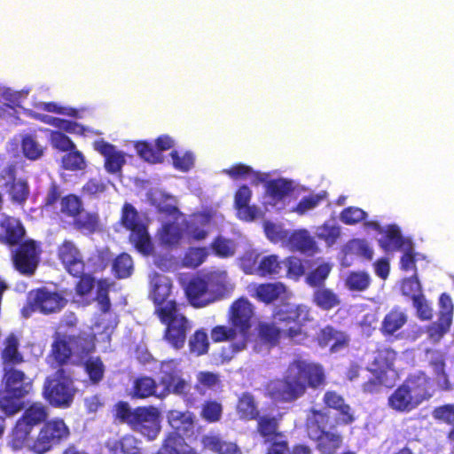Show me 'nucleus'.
<instances>
[{"label":"nucleus","instance_id":"nucleus-1","mask_svg":"<svg viewBox=\"0 0 454 454\" xmlns=\"http://www.w3.org/2000/svg\"><path fill=\"white\" fill-rule=\"evenodd\" d=\"M323 403L326 408L339 412L334 423H332L329 411L311 408L307 413L304 427L308 437L315 442L316 450L320 454H335L343 443V436L336 430V427L352 424L355 416L344 397L334 390H328L324 394Z\"/></svg>","mask_w":454,"mask_h":454},{"label":"nucleus","instance_id":"nucleus-2","mask_svg":"<svg viewBox=\"0 0 454 454\" xmlns=\"http://www.w3.org/2000/svg\"><path fill=\"white\" fill-rule=\"evenodd\" d=\"M326 385L324 366L298 356L292 360L283 376L268 386L270 395L282 403H293L301 398L309 388L319 389Z\"/></svg>","mask_w":454,"mask_h":454},{"label":"nucleus","instance_id":"nucleus-3","mask_svg":"<svg viewBox=\"0 0 454 454\" xmlns=\"http://www.w3.org/2000/svg\"><path fill=\"white\" fill-rule=\"evenodd\" d=\"M271 318L284 333V339L297 345H304L309 333L304 329V322L309 320V311L301 304L284 303L278 306Z\"/></svg>","mask_w":454,"mask_h":454},{"label":"nucleus","instance_id":"nucleus-4","mask_svg":"<svg viewBox=\"0 0 454 454\" xmlns=\"http://www.w3.org/2000/svg\"><path fill=\"white\" fill-rule=\"evenodd\" d=\"M4 388L0 394V411L6 416H12L23 409L22 399L30 393L33 383L19 369L4 368Z\"/></svg>","mask_w":454,"mask_h":454},{"label":"nucleus","instance_id":"nucleus-5","mask_svg":"<svg viewBox=\"0 0 454 454\" xmlns=\"http://www.w3.org/2000/svg\"><path fill=\"white\" fill-rule=\"evenodd\" d=\"M159 384L162 387L158 397L164 398L170 394L180 396L187 406L192 407L197 403V398L191 392L192 386L182 376L177 359H166L160 363Z\"/></svg>","mask_w":454,"mask_h":454},{"label":"nucleus","instance_id":"nucleus-6","mask_svg":"<svg viewBox=\"0 0 454 454\" xmlns=\"http://www.w3.org/2000/svg\"><path fill=\"white\" fill-rule=\"evenodd\" d=\"M156 316L165 326L163 340L175 349L183 348L192 325L189 318L181 311L180 306L161 309V312Z\"/></svg>","mask_w":454,"mask_h":454},{"label":"nucleus","instance_id":"nucleus-7","mask_svg":"<svg viewBox=\"0 0 454 454\" xmlns=\"http://www.w3.org/2000/svg\"><path fill=\"white\" fill-rule=\"evenodd\" d=\"M67 304V299L58 291H51L47 287L32 289L27 298V305L23 308L25 317L34 312L51 315L60 312Z\"/></svg>","mask_w":454,"mask_h":454},{"label":"nucleus","instance_id":"nucleus-8","mask_svg":"<svg viewBox=\"0 0 454 454\" xmlns=\"http://www.w3.org/2000/svg\"><path fill=\"white\" fill-rule=\"evenodd\" d=\"M121 225L130 231L129 240L138 252L149 255L153 251V242L145 224L141 221L137 210L129 203H125L121 209Z\"/></svg>","mask_w":454,"mask_h":454},{"label":"nucleus","instance_id":"nucleus-9","mask_svg":"<svg viewBox=\"0 0 454 454\" xmlns=\"http://www.w3.org/2000/svg\"><path fill=\"white\" fill-rule=\"evenodd\" d=\"M69 435L70 430L65 421L59 418L52 419L43 423L30 449L35 454H44L66 441Z\"/></svg>","mask_w":454,"mask_h":454},{"label":"nucleus","instance_id":"nucleus-10","mask_svg":"<svg viewBox=\"0 0 454 454\" xmlns=\"http://www.w3.org/2000/svg\"><path fill=\"white\" fill-rule=\"evenodd\" d=\"M41 253L37 241L31 239L23 240L12 253L14 268L24 276H33L39 266Z\"/></svg>","mask_w":454,"mask_h":454},{"label":"nucleus","instance_id":"nucleus-11","mask_svg":"<svg viewBox=\"0 0 454 454\" xmlns=\"http://www.w3.org/2000/svg\"><path fill=\"white\" fill-rule=\"evenodd\" d=\"M129 427L150 441L155 440L161 429L159 410L153 405L136 407Z\"/></svg>","mask_w":454,"mask_h":454},{"label":"nucleus","instance_id":"nucleus-12","mask_svg":"<svg viewBox=\"0 0 454 454\" xmlns=\"http://www.w3.org/2000/svg\"><path fill=\"white\" fill-rule=\"evenodd\" d=\"M254 308L245 297L234 301L229 309V322L239 331V337L249 340Z\"/></svg>","mask_w":454,"mask_h":454},{"label":"nucleus","instance_id":"nucleus-13","mask_svg":"<svg viewBox=\"0 0 454 454\" xmlns=\"http://www.w3.org/2000/svg\"><path fill=\"white\" fill-rule=\"evenodd\" d=\"M172 291L171 280L161 275H156L152 280L151 300L154 304V314L161 309L180 306L174 299H170Z\"/></svg>","mask_w":454,"mask_h":454},{"label":"nucleus","instance_id":"nucleus-14","mask_svg":"<svg viewBox=\"0 0 454 454\" xmlns=\"http://www.w3.org/2000/svg\"><path fill=\"white\" fill-rule=\"evenodd\" d=\"M58 258L71 276H79L85 271L82 254L72 240L65 239L57 249Z\"/></svg>","mask_w":454,"mask_h":454},{"label":"nucleus","instance_id":"nucleus-15","mask_svg":"<svg viewBox=\"0 0 454 454\" xmlns=\"http://www.w3.org/2000/svg\"><path fill=\"white\" fill-rule=\"evenodd\" d=\"M403 385L418 406L430 400L434 395L431 379L423 372L408 375Z\"/></svg>","mask_w":454,"mask_h":454},{"label":"nucleus","instance_id":"nucleus-16","mask_svg":"<svg viewBox=\"0 0 454 454\" xmlns=\"http://www.w3.org/2000/svg\"><path fill=\"white\" fill-rule=\"evenodd\" d=\"M190 304L194 308H204L214 302L210 294L207 274L192 278L184 288Z\"/></svg>","mask_w":454,"mask_h":454},{"label":"nucleus","instance_id":"nucleus-17","mask_svg":"<svg viewBox=\"0 0 454 454\" xmlns=\"http://www.w3.org/2000/svg\"><path fill=\"white\" fill-rule=\"evenodd\" d=\"M76 389L74 386L48 379L44 386V396L54 407H69L73 403Z\"/></svg>","mask_w":454,"mask_h":454},{"label":"nucleus","instance_id":"nucleus-18","mask_svg":"<svg viewBox=\"0 0 454 454\" xmlns=\"http://www.w3.org/2000/svg\"><path fill=\"white\" fill-rule=\"evenodd\" d=\"M26 229L22 222L14 216L3 214L0 218V243L16 247L23 241Z\"/></svg>","mask_w":454,"mask_h":454},{"label":"nucleus","instance_id":"nucleus-19","mask_svg":"<svg viewBox=\"0 0 454 454\" xmlns=\"http://www.w3.org/2000/svg\"><path fill=\"white\" fill-rule=\"evenodd\" d=\"M316 340L321 348H325L332 342L330 351L336 353L348 346L349 336L345 332L327 325L317 332Z\"/></svg>","mask_w":454,"mask_h":454},{"label":"nucleus","instance_id":"nucleus-20","mask_svg":"<svg viewBox=\"0 0 454 454\" xmlns=\"http://www.w3.org/2000/svg\"><path fill=\"white\" fill-rule=\"evenodd\" d=\"M94 148L104 156V167L106 172L110 174L121 172L126 162L125 155L122 152L117 151L114 145L104 140L95 142Z\"/></svg>","mask_w":454,"mask_h":454},{"label":"nucleus","instance_id":"nucleus-21","mask_svg":"<svg viewBox=\"0 0 454 454\" xmlns=\"http://www.w3.org/2000/svg\"><path fill=\"white\" fill-rule=\"evenodd\" d=\"M251 198L252 191L246 184L239 186L234 194V207L239 218L241 220L249 222L254 220L257 216V207L249 205Z\"/></svg>","mask_w":454,"mask_h":454},{"label":"nucleus","instance_id":"nucleus-22","mask_svg":"<svg viewBox=\"0 0 454 454\" xmlns=\"http://www.w3.org/2000/svg\"><path fill=\"white\" fill-rule=\"evenodd\" d=\"M20 340L14 333L6 336L4 341V348L1 351V359L4 368H14L22 364L25 359L20 351Z\"/></svg>","mask_w":454,"mask_h":454},{"label":"nucleus","instance_id":"nucleus-23","mask_svg":"<svg viewBox=\"0 0 454 454\" xmlns=\"http://www.w3.org/2000/svg\"><path fill=\"white\" fill-rule=\"evenodd\" d=\"M156 454H197L186 442L184 437L176 432H168Z\"/></svg>","mask_w":454,"mask_h":454},{"label":"nucleus","instance_id":"nucleus-24","mask_svg":"<svg viewBox=\"0 0 454 454\" xmlns=\"http://www.w3.org/2000/svg\"><path fill=\"white\" fill-rule=\"evenodd\" d=\"M387 406L391 410L401 413L411 412L419 407L403 383L388 396Z\"/></svg>","mask_w":454,"mask_h":454},{"label":"nucleus","instance_id":"nucleus-25","mask_svg":"<svg viewBox=\"0 0 454 454\" xmlns=\"http://www.w3.org/2000/svg\"><path fill=\"white\" fill-rule=\"evenodd\" d=\"M183 236V229L175 222L164 223L157 231L159 244L168 249L177 247Z\"/></svg>","mask_w":454,"mask_h":454},{"label":"nucleus","instance_id":"nucleus-26","mask_svg":"<svg viewBox=\"0 0 454 454\" xmlns=\"http://www.w3.org/2000/svg\"><path fill=\"white\" fill-rule=\"evenodd\" d=\"M51 355L56 364H69L73 356V349L67 334L56 332L51 344Z\"/></svg>","mask_w":454,"mask_h":454},{"label":"nucleus","instance_id":"nucleus-27","mask_svg":"<svg viewBox=\"0 0 454 454\" xmlns=\"http://www.w3.org/2000/svg\"><path fill=\"white\" fill-rule=\"evenodd\" d=\"M286 293V286L282 282L262 283L257 285L252 294L257 301L270 304Z\"/></svg>","mask_w":454,"mask_h":454},{"label":"nucleus","instance_id":"nucleus-28","mask_svg":"<svg viewBox=\"0 0 454 454\" xmlns=\"http://www.w3.org/2000/svg\"><path fill=\"white\" fill-rule=\"evenodd\" d=\"M236 412L239 419L251 421L258 419L260 409L254 396L250 392H243L238 398Z\"/></svg>","mask_w":454,"mask_h":454},{"label":"nucleus","instance_id":"nucleus-29","mask_svg":"<svg viewBox=\"0 0 454 454\" xmlns=\"http://www.w3.org/2000/svg\"><path fill=\"white\" fill-rule=\"evenodd\" d=\"M201 443L204 449L217 454H241L236 443L225 441L219 434H206Z\"/></svg>","mask_w":454,"mask_h":454},{"label":"nucleus","instance_id":"nucleus-30","mask_svg":"<svg viewBox=\"0 0 454 454\" xmlns=\"http://www.w3.org/2000/svg\"><path fill=\"white\" fill-rule=\"evenodd\" d=\"M405 243L411 247V242L405 240L399 227L395 224L387 225L383 236L379 239L380 247L386 252L401 250Z\"/></svg>","mask_w":454,"mask_h":454},{"label":"nucleus","instance_id":"nucleus-31","mask_svg":"<svg viewBox=\"0 0 454 454\" xmlns=\"http://www.w3.org/2000/svg\"><path fill=\"white\" fill-rule=\"evenodd\" d=\"M407 320L406 313L399 307H395L385 315L380 330L384 336H392L407 323Z\"/></svg>","mask_w":454,"mask_h":454},{"label":"nucleus","instance_id":"nucleus-32","mask_svg":"<svg viewBox=\"0 0 454 454\" xmlns=\"http://www.w3.org/2000/svg\"><path fill=\"white\" fill-rule=\"evenodd\" d=\"M266 194L274 204L284 200L294 191L293 182L285 178L265 180Z\"/></svg>","mask_w":454,"mask_h":454},{"label":"nucleus","instance_id":"nucleus-33","mask_svg":"<svg viewBox=\"0 0 454 454\" xmlns=\"http://www.w3.org/2000/svg\"><path fill=\"white\" fill-rule=\"evenodd\" d=\"M222 387L221 376L217 372L200 371L196 374L194 389L200 395H205L207 392H215Z\"/></svg>","mask_w":454,"mask_h":454},{"label":"nucleus","instance_id":"nucleus-34","mask_svg":"<svg viewBox=\"0 0 454 454\" xmlns=\"http://www.w3.org/2000/svg\"><path fill=\"white\" fill-rule=\"evenodd\" d=\"M158 384L156 380L150 376H140L133 381L130 396L133 399H145L151 396H157Z\"/></svg>","mask_w":454,"mask_h":454},{"label":"nucleus","instance_id":"nucleus-35","mask_svg":"<svg viewBox=\"0 0 454 454\" xmlns=\"http://www.w3.org/2000/svg\"><path fill=\"white\" fill-rule=\"evenodd\" d=\"M168 419L172 432L183 435L192 432L194 427V415L189 411H170L168 414Z\"/></svg>","mask_w":454,"mask_h":454},{"label":"nucleus","instance_id":"nucleus-36","mask_svg":"<svg viewBox=\"0 0 454 454\" xmlns=\"http://www.w3.org/2000/svg\"><path fill=\"white\" fill-rule=\"evenodd\" d=\"M287 244L293 251L314 253L317 250L316 242L307 230L293 231L287 239Z\"/></svg>","mask_w":454,"mask_h":454},{"label":"nucleus","instance_id":"nucleus-37","mask_svg":"<svg viewBox=\"0 0 454 454\" xmlns=\"http://www.w3.org/2000/svg\"><path fill=\"white\" fill-rule=\"evenodd\" d=\"M256 420V432L264 440L270 441L278 436H281L283 432L279 431L278 419L271 415H259Z\"/></svg>","mask_w":454,"mask_h":454},{"label":"nucleus","instance_id":"nucleus-38","mask_svg":"<svg viewBox=\"0 0 454 454\" xmlns=\"http://www.w3.org/2000/svg\"><path fill=\"white\" fill-rule=\"evenodd\" d=\"M223 172L233 180L251 177V184L254 185L265 182V177L262 173L254 171L250 166L243 163L234 164L229 168L223 169Z\"/></svg>","mask_w":454,"mask_h":454},{"label":"nucleus","instance_id":"nucleus-39","mask_svg":"<svg viewBox=\"0 0 454 454\" xmlns=\"http://www.w3.org/2000/svg\"><path fill=\"white\" fill-rule=\"evenodd\" d=\"M396 359V352L389 348H378L374 353L372 362V367L368 368L369 372H380L387 374V372L394 366Z\"/></svg>","mask_w":454,"mask_h":454},{"label":"nucleus","instance_id":"nucleus-40","mask_svg":"<svg viewBox=\"0 0 454 454\" xmlns=\"http://www.w3.org/2000/svg\"><path fill=\"white\" fill-rule=\"evenodd\" d=\"M72 349H74L80 357L90 356L96 349L94 337L85 332L67 335Z\"/></svg>","mask_w":454,"mask_h":454},{"label":"nucleus","instance_id":"nucleus-41","mask_svg":"<svg viewBox=\"0 0 454 454\" xmlns=\"http://www.w3.org/2000/svg\"><path fill=\"white\" fill-rule=\"evenodd\" d=\"M208 282H210V294L214 302L228 296L233 286L227 280L226 274L211 272L207 274Z\"/></svg>","mask_w":454,"mask_h":454},{"label":"nucleus","instance_id":"nucleus-42","mask_svg":"<svg viewBox=\"0 0 454 454\" xmlns=\"http://www.w3.org/2000/svg\"><path fill=\"white\" fill-rule=\"evenodd\" d=\"M73 226L82 233L93 234L99 230V215L96 212H85L83 210L82 213L73 218Z\"/></svg>","mask_w":454,"mask_h":454},{"label":"nucleus","instance_id":"nucleus-43","mask_svg":"<svg viewBox=\"0 0 454 454\" xmlns=\"http://www.w3.org/2000/svg\"><path fill=\"white\" fill-rule=\"evenodd\" d=\"M209 218L204 215L192 218L185 224V234L190 240L202 241L208 236L207 225Z\"/></svg>","mask_w":454,"mask_h":454},{"label":"nucleus","instance_id":"nucleus-44","mask_svg":"<svg viewBox=\"0 0 454 454\" xmlns=\"http://www.w3.org/2000/svg\"><path fill=\"white\" fill-rule=\"evenodd\" d=\"M32 431L33 428L18 419L10 434L9 446L14 450H21L29 442Z\"/></svg>","mask_w":454,"mask_h":454},{"label":"nucleus","instance_id":"nucleus-45","mask_svg":"<svg viewBox=\"0 0 454 454\" xmlns=\"http://www.w3.org/2000/svg\"><path fill=\"white\" fill-rule=\"evenodd\" d=\"M48 417L46 407L41 403H34L30 404L19 419L31 428L44 423Z\"/></svg>","mask_w":454,"mask_h":454},{"label":"nucleus","instance_id":"nucleus-46","mask_svg":"<svg viewBox=\"0 0 454 454\" xmlns=\"http://www.w3.org/2000/svg\"><path fill=\"white\" fill-rule=\"evenodd\" d=\"M82 367L91 385H98L104 380L106 366L100 356H89Z\"/></svg>","mask_w":454,"mask_h":454},{"label":"nucleus","instance_id":"nucleus-47","mask_svg":"<svg viewBox=\"0 0 454 454\" xmlns=\"http://www.w3.org/2000/svg\"><path fill=\"white\" fill-rule=\"evenodd\" d=\"M4 187L7 188L10 200L15 204L23 205L28 199L30 193L29 184L25 178H16L15 181L10 184H4Z\"/></svg>","mask_w":454,"mask_h":454},{"label":"nucleus","instance_id":"nucleus-48","mask_svg":"<svg viewBox=\"0 0 454 454\" xmlns=\"http://www.w3.org/2000/svg\"><path fill=\"white\" fill-rule=\"evenodd\" d=\"M114 282L110 281L108 278H99L96 282V295L94 300L98 304V309L101 313L106 314L111 310V301L109 292Z\"/></svg>","mask_w":454,"mask_h":454},{"label":"nucleus","instance_id":"nucleus-49","mask_svg":"<svg viewBox=\"0 0 454 454\" xmlns=\"http://www.w3.org/2000/svg\"><path fill=\"white\" fill-rule=\"evenodd\" d=\"M83 212V203L81 198L69 193L60 199L59 214L67 218H74Z\"/></svg>","mask_w":454,"mask_h":454},{"label":"nucleus","instance_id":"nucleus-50","mask_svg":"<svg viewBox=\"0 0 454 454\" xmlns=\"http://www.w3.org/2000/svg\"><path fill=\"white\" fill-rule=\"evenodd\" d=\"M313 302L323 310H330L340 304V300L333 290L318 288L314 292Z\"/></svg>","mask_w":454,"mask_h":454},{"label":"nucleus","instance_id":"nucleus-51","mask_svg":"<svg viewBox=\"0 0 454 454\" xmlns=\"http://www.w3.org/2000/svg\"><path fill=\"white\" fill-rule=\"evenodd\" d=\"M429 365L433 368L435 381L442 390L450 389L451 384L449 376L445 372V361L442 354H435L429 361Z\"/></svg>","mask_w":454,"mask_h":454},{"label":"nucleus","instance_id":"nucleus-52","mask_svg":"<svg viewBox=\"0 0 454 454\" xmlns=\"http://www.w3.org/2000/svg\"><path fill=\"white\" fill-rule=\"evenodd\" d=\"M282 270V261L276 254L262 257L259 262L257 276L266 278L279 275Z\"/></svg>","mask_w":454,"mask_h":454},{"label":"nucleus","instance_id":"nucleus-53","mask_svg":"<svg viewBox=\"0 0 454 454\" xmlns=\"http://www.w3.org/2000/svg\"><path fill=\"white\" fill-rule=\"evenodd\" d=\"M21 149L24 156L30 160L40 159L44 153V146L39 144L35 136L25 135L21 139Z\"/></svg>","mask_w":454,"mask_h":454},{"label":"nucleus","instance_id":"nucleus-54","mask_svg":"<svg viewBox=\"0 0 454 454\" xmlns=\"http://www.w3.org/2000/svg\"><path fill=\"white\" fill-rule=\"evenodd\" d=\"M209 345L207 333L202 328L196 330L189 339V350L197 356L206 355Z\"/></svg>","mask_w":454,"mask_h":454},{"label":"nucleus","instance_id":"nucleus-55","mask_svg":"<svg viewBox=\"0 0 454 454\" xmlns=\"http://www.w3.org/2000/svg\"><path fill=\"white\" fill-rule=\"evenodd\" d=\"M258 335L266 343L276 346L281 338L284 339V333L273 321L271 323H261L258 325Z\"/></svg>","mask_w":454,"mask_h":454},{"label":"nucleus","instance_id":"nucleus-56","mask_svg":"<svg viewBox=\"0 0 454 454\" xmlns=\"http://www.w3.org/2000/svg\"><path fill=\"white\" fill-rule=\"evenodd\" d=\"M452 319L448 318V317L438 316L437 320L427 327L428 339L432 342H439L450 331Z\"/></svg>","mask_w":454,"mask_h":454},{"label":"nucleus","instance_id":"nucleus-57","mask_svg":"<svg viewBox=\"0 0 454 454\" xmlns=\"http://www.w3.org/2000/svg\"><path fill=\"white\" fill-rule=\"evenodd\" d=\"M210 248L217 257L229 258L235 254L236 244L232 239L218 235L211 242Z\"/></svg>","mask_w":454,"mask_h":454},{"label":"nucleus","instance_id":"nucleus-58","mask_svg":"<svg viewBox=\"0 0 454 454\" xmlns=\"http://www.w3.org/2000/svg\"><path fill=\"white\" fill-rule=\"evenodd\" d=\"M210 336L215 343L224 341H236L239 339V331L231 325H218L214 326L210 331Z\"/></svg>","mask_w":454,"mask_h":454},{"label":"nucleus","instance_id":"nucleus-59","mask_svg":"<svg viewBox=\"0 0 454 454\" xmlns=\"http://www.w3.org/2000/svg\"><path fill=\"white\" fill-rule=\"evenodd\" d=\"M371 284V278L364 271H351L345 279V286L349 291L363 292Z\"/></svg>","mask_w":454,"mask_h":454},{"label":"nucleus","instance_id":"nucleus-60","mask_svg":"<svg viewBox=\"0 0 454 454\" xmlns=\"http://www.w3.org/2000/svg\"><path fill=\"white\" fill-rule=\"evenodd\" d=\"M112 270L117 278H126L129 277L133 270V262L129 254L122 253L114 261Z\"/></svg>","mask_w":454,"mask_h":454},{"label":"nucleus","instance_id":"nucleus-61","mask_svg":"<svg viewBox=\"0 0 454 454\" xmlns=\"http://www.w3.org/2000/svg\"><path fill=\"white\" fill-rule=\"evenodd\" d=\"M260 254L255 250L246 251L239 259V268L245 274L257 275L259 270Z\"/></svg>","mask_w":454,"mask_h":454},{"label":"nucleus","instance_id":"nucleus-62","mask_svg":"<svg viewBox=\"0 0 454 454\" xmlns=\"http://www.w3.org/2000/svg\"><path fill=\"white\" fill-rule=\"evenodd\" d=\"M326 192H322L317 194H309V196L303 197L292 211L297 213L299 215H303L308 211L316 208L323 200H326Z\"/></svg>","mask_w":454,"mask_h":454},{"label":"nucleus","instance_id":"nucleus-63","mask_svg":"<svg viewBox=\"0 0 454 454\" xmlns=\"http://www.w3.org/2000/svg\"><path fill=\"white\" fill-rule=\"evenodd\" d=\"M207 256V247H190L183 258L184 265L188 268L196 269L206 261Z\"/></svg>","mask_w":454,"mask_h":454},{"label":"nucleus","instance_id":"nucleus-64","mask_svg":"<svg viewBox=\"0 0 454 454\" xmlns=\"http://www.w3.org/2000/svg\"><path fill=\"white\" fill-rule=\"evenodd\" d=\"M223 415V405L215 400L206 401L201 407L200 416L208 423L218 422Z\"/></svg>","mask_w":454,"mask_h":454}]
</instances>
